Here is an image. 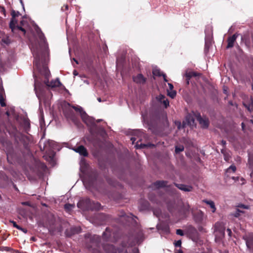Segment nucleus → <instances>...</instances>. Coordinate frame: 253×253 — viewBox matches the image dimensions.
Wrapping results in <instances>:
<instances>
[{
    "mask_svg": "<svg viewBox=\"0 0 253 253\" xmlns=\"http://www.w3.org/2000/svg\"><path fill=\"white\" fill-rule=\"evenodd\" d=\"M41 40H43V43L40 44V47H36L32 50L35 60L33 62L34 66L45 78L44 84L51 88L60 87L62 84L58 78L49 82L50 77V71L47 66V60L48 56V47L47 43L44 41L43 34L40 36Z\"/></svg>",
    "mask_w": 253,
    "mask_h": 253,
    "instance_id": "1",
    "label": "nucleus"
},
{
    "mask_svg": "<svg viewBox=\"0 0 253 253\" xmlns=\"http://www.w3.org/2000/svg\"><path fill=\"white\" fill-rule=\"evenodd\" d=\"M143 117L144 122L147 125L149 129L152 133H155L157 130L158 125L161 122V120L165 118L164 113L157 110H152L150 111L149 117Z\"/></svg>",
    "mask_w": 253,
    "mask_h": 253,
    "instance_id": "2",
    "label": "nucleus"
},
{
    "mask_svg": "<svg viewBox=\"0 0 253 253\" xmlns=\"http://www.w3.org/2000/svg\"><path fill=\"white\" fill-rule=\"evenodd\" d=\"M85 242L86 248L92 251L93 253H100L101 248L103 245L101 244L100 236L96 235H89L88 237L86 236Z\"/></svg>",
    "mask_w": 253,
    "mask_h": 253,
    "instance_id": "3",
    "label": "nucleus"
},
{
    "mask_svg": "<svg viewBox=\"0 0 253 253\" xmlns=\"http://www.w3.org/2000/svg\"><path fill=\"white\" fill-rule=\"evenodd\" d=\"M77 206L84 211H99L101 209V206L99 203L92 201L87 198L80 200Z\"/></svg>",
    "mask_w": 253,
    "mask_h": 253,
    "instance_id": "4",
    "label": "nucleus"
},
{
    "mask_svg": "<svg viewBox=\"0 0 253 253\" xmlns=\"http://www.w3.org/2000/svg\"><path fill=\"white\" fill-rule=\"evenodd\" d=\"M63 113L66 119L72 121L75 123L76 122V118L75 113L70 103H68L67 105H65L63 108Z\"/></svg>",
    "mask_w": 253,
    "mask_h": 253,
    "instance_id": "5",
    "label": "nucleus"
},
{
    "mask_svg": "<svg viewBox=\"0 0 253 253\" xmlns=\"http://www.w3.org/2000/svg\"><path fill=\"white\" fill-rule=\"evenodd\" d=\"M194 114L202 128H207L208 127L209 125L208 119L206 118H203L199 113H196Z\"/></svg>",
    "mask_w": 253,
    "mask_h": 253,
    "instance_id": "6",
    "label": "nucleus"
},
{
    "mask_svg": "<svg viewBox=\"0 0 253 253\" xmlns=\"http://www.w3.org/2000/svg\"><path fill=\"white\" fill-rule=\"evenodd\" d=\"M34 89L39 99H40L44 95V91L41 84L36 82L34 85Z\"/></svg>",
    "mask_w": 253,
    "mask_h": 253,
    "instance_id": "7",
    "label": "nucleus"
},
{
    "mask_svg": "<svg viewBox=\"0 0 253 253\" xmlns=\"http://www.w3.org/2000/svg\"><path fill=\"white\" fill-rule=\"evenodd\" d=\"M102 248L106 253H120L121 252V249L116 248L113 245H103Z\"/></svg>",
    "mask_w": 253,
    "mask_h": 253,
    "instance_id": "8",
    "label": "nucleus"
},
{
    "mask_svg": "<svg viewBox=\"0 0 253 253\" xmlns=\"http://www.w3.org/2000/svg\"><path fill=\"white\" fill-rule=\"evenodd\" d=\"M243 104L249 112L253 111V98L252 96L244 99Z\"/></svg>",
    "mask_w": 253,
    "mask_h": 253,
    "instance_id": "9",
    "label": "nucleus"
},
{
    "mask_svg": "<svg viewBox=\"0 0 253 253\" xmlns=\"http://www.w3.org/2000/svg\"><path fill=\"white\" fill-rule=\"evenodd\" d=\"M243 238L246 241L247 248L250 250H253V233H250Z\"/></svg>",
    "mask_w": 253,
    "mask_h": 253,
    "instance_id": "10",
    "label": "nucleus"
},
{
    "mask_svg": "<svg viewBox=\"0 0 253 253\" xmlns=\"http://www.w3.org/2000/svg\"><path fill=\"white\" fill-rule=\"evenodd\" d=\"M238 34L237 33H235L232 36H230L228 38L227 40V45L226 46V48H230L234 46V43L236 41V39L238 37Z\"/></svg>",
    "mask_w": 253,
    "mask_h": 253,
    "instance_id": "11",
    "label": "nucleus"
},
{
    "mask_svg": "<svg viewBox=\"0 0 253 253\" xmlns=\"http://www.w3.org/2000/svg\"><path fill=\"white\" fill-rule=\"evenodd\" d=\"M133 81L137 84H144L146 82V78L142 74H138L132 77Z\"/></svg>",
    "mask_w": 253,
    "mask_h": 253,
    "instance_id": "12",
    "label": "nucleus"
},
{
    "mask_svg": "<svg viewBox=\"0 0 253 253\" xmlns=\"http://www.w3.org/2000/svg\"><path fill=\"white\" fill-rule=\"evenodd\" d=\"M81 228L79 227H72L69 229L66 230L65 234L68 237H71L72 236L78 234L81 232Z\"/></svg>",
    "mask_w": 253,
    "mask_h": 253,
    "instance_id": "13",
    "label": "nucleus"
},
{
    "mask_svg": "<svg viewBox=\"0 0 253 253\" xmlns=\"http://www.w3.org/2000/svg\"><path fill=\"white\" fill-rule=\"evenodd\" d=\"M198 113V112H192L191 114H188L186 116V121L187 125L190 126H193L195 124V120L196 119L194 113Z\"/></svg>",
    "mask_w": 253,
    "mask_h": 253,
    "instance_id": "14",
    "label": "nucleus"
},
{
    "mask_svg": "<svg viewBox=\"0 0 253 253\" xmlns=\"http://www.w3.org/2000/svg\"><path fill=\"white\" fill-rule=\"evenodd\" d=\"M112 230L111 229L107 227L106 228L105 231L103 234V238L106 241H113L112 239Z\"/></svg>",
    "mask_w": 253,
    "mask_h": 253,
    "instance_id": "15",
    "label": "nucleus"
},
{
    "mask_svg": "<svg viewBox=\"0 0 253 253\" xmlns=\"http://www.w3.org/2000/svg\"><path fill=\"white\" fill-rule=\"evenodd\" d=\"M74 150L76 152L79 153L80 155L84 157H87L88 155V153L86 149L83 145L79 146L77 148L74 149Z\"/></svg>",
    "mask_w": 253,
    "mask_h": 253,
    "instance_id": "16",
    "label": "nucleus"
},
{
    "mask_svg": "<svg viewBox=\"0 0 253 253\" xmlns=\"http://www.w3.org/2000/svg\"><path fill=\"white\" fill-rule=\"evenodd\" d=\"M14 10H12L11 12L12 18L9 23V28L11 30H13L14 27L17 25L18 21L15 17Z\"/></svg>",
    "mask_w": 253,
    "mask_h": 253,
    "instance_id": "17",
    "label": "nucleus"
},
{
    "mask_svg": "<svg viewBox=\"0 0 253 253\" xmlns=\"http://www.w3.org/2000/svg\"><path fill=\"white\" fill-rule=\"evenodd\" d=\"M174 184L178 188L184 191L190 192L193 189L192 186L189 185L176 183H174Z\"/></svg>",
    "mask_w": 253,
    "mask_h": 253,
    "instance_id": "18",
    "label": "nucleus"
},
{
    "mask_svg": "<svg viewBox=\"0 0 253 253\" xmlns=\"http://www.w3.org/2000/svg\"><path fill=\"white\" fill-rule=\"evenodd\" d=\"M136 240V239L132 240L131 237H129L127 242H123L122 243V246L124 248L132 247L135 245Z\"/></svg>",
    "mask_w": 253,
    "mask_h": 253,
    "instance_id": "19",
    "label": "nucleus"
},
{
    "mask_svg": "<svg viewBox=\"0 0 253 253\" xmlns=\"http://www.w3.org/2000/svg\"><path fill=\"white\" fill-rule=\"evenodd\" d=\"M168 181L164 180H158L154 183V185L157 188L168 186Z\"/></svg>",
    "mask_w": 253,
    "mask_h": 253,
    "instance_id": "20",
    "label": "nucleus"
},
{
    "mask_svg": "<svg viewBox=\"0 0 253 253\" xmlns=\"http://www.w3.org/2000/svg\"><path fill=\"white\" fill-rule=\"evenodd\" d=\"M201 75L200 74L198 73L195 72L187 71L185 74V78H187L188 80H190L191 78L194 77L200 76Z\"/></svg>",
    "mask_w": 253,
    "mask_h": 253,
    "instance_id": "21",
    "label": "nucleus"
},
{
    "mask_svg": "<svg viewBox=\"0 0 253 253\" xmlns=\"http://www.w3.org/2000/svg\"><path fill=\"white\" fill-rule=\"evenodd\" d=\"M154 146L155 145L154 144H152L150 143L143 144V143H141L140 144H139L138 141H137L135 147H136V149H141V148L154 147Z\"/></svg>",
    "mask_w": 253,
    "mask_h": 253,
    "instance_id": "22",
    "label": "nucleus"
},
{
    "mask_svg": "<svg viewBox=\"0 0 253 253\" xmlns=\"http://www.w3.org/2000/svg\"><path fill=\"white\" fill-rule=\"evenodd\" d=\"M18 31H22L24 34L26 33V30L21 25H16L14 27L13 30H11L12 32L14 34H16Z\"/></svg>",
    "mask_w": 253,
    "mask_h": 253,
    "instance_id": "23",
    "label": "nucleus"
},
{
    "mask_svg": "<svg viewBox=\"0 0 253 253\" xmlns=\"http://www.w3.org/2000/svg\"><path fill=\"white\" fill-rule=\"evenodd\" d=\"M149 208V203L147 201H142L141 202V205L140 207V210H147Z\"/></svg>",
    "mask_w": 253,
    "mask_h": 253,
    "instance_id": "24",
    "label": "nucleus"
},
{
    "mask_svg": "<svg viewBox=\"0 0 253 253\" xmlns=\"http://www.w3.org/2000/svg\"><path fill=\"white\" fill-rule=\"evenodd\" d=\"M80 114L82 118V120L84 122L86 123L87 120H90V118H89V117L87 115V114L84 110H83L81 112H80Z\"/></svg>",
    "mask_w": 253,
    "mask_h": 253,
    "instance_id": "25",
    "label": "nucleus"
},
{
    "mask_svg": "<svg viewBox=\"0 0 253 253\" xmlns=\"http://www.w3.org/2000/svg\"><path fill=\"white\" fill-rule=\"evenodd\" d=\"M23 128L24 129V131L28 133V132L29 131L30 129V123L29 120H25L23 122Z\"/></svg>",
    "mask_w": 253,
    "mask_h": 253,
    "instance_id": "26",
    "label": "nucleus"
},
{
    "mask_svg": "<svg viewBox=\"0 0 253 253\" xmlns=\"http://www.w3.org/2000/svg\"><path fill=\"white\" fill-rule=\"evenodd\" d=\"M195 220L197 223H201L203 220L202 212L198 213L194 216Z\"/></svg>",
    "mask_w": 253,
    "mask_h": 253,
    "instance_id": "27",
    "label": "nucleus"
},
{
    "mask_svg": "<svg viewBox=\"0 0 253 253\" xmlns=\"http://www.w3.org/2000/svg\"><path fill=\"white\" fill-rule=\"evenodd\" d=\"M205 202L210 206L212 209V212H214L216 210V208L214 202L212 201L208 200L205 201Z\"/></svg>",
    "mask_w": 253,
    "mask_h": 253,
    "instance_id": "28",
    "label": "nucleus"
},
{
    "mask_svg": "<svg viewBox=\"0 0 253 253\" xmlns=\"http://www.w3.org/2000/svg\"><path fill=\"white\" fill-rule=\"evenodd\" d=\"M107 182L109 184L113 186H116L117 185V181L113 178L108 177L106 178Z\"/></svg>",
    "mask_w": 253,
    "mask_h": 253,
    "instance_id": "29",
    "label": "nucleus"
},
{
    "mask_svg": "<svg viewBox=\"0 0 253 253\" xmlns=\"http://www.w3.org/2000/svg\"><path fill=\"white\" fill-rule=\"evenodd\" d=\"M221 152L223 154L224 160L226 162H229L230 158V155L227 153L223 149L221 150Z\"/></svg>",
    "mask_w": 253,
    "mask_h": 253,
    "instance_id": "30",
    "label": "nucleus"
},
{
    "mask_svg": "<svg viewBox=\"0 0 253 253\" xmlns=\"http://www.w3.org/2000/svg\"><path fill=\"white\" fill-rule=\"evenodd\" d=\"M0 104L1 107H5L6 106L5 99L2 92L0 93Z\"/></svg>",
    "mask_w": 253,
    "mask_h": 253,
    "instance_id": "31",
    "label": "nucleus"
},
{
    "mask_svg": "<svg viewBox=\"0 0 253 253\" xmlns=\"http://www.w3.org/2000/svg\"><path fill=\"white\" fill-rule=\"evenodd\" d=\"M153 75L157 77H161L162 76L163 73H162L159 69H154L152 71Z\"/></svg>",
    "mask_w": 253,
    "mask_h": 253,
    "instance_id": "32",
    "label": "nucleus"
},
{
    "mask_svg": "<svg viewBox=\"0 0 253 253\" xmlns=\"http://www.w3.org/2000/svg\"><path fill=\"white\" fill-rule=\"evenodd\" d=\"M236 170V167L234 165H231L226 170V173L235 172Z\"/></svg>",
    "mask_w": 253,
    "mask_h": 253,
    "instance_id": "33",
    "label": "nucleus"
},
{
    "mask_svg": "<svg viewBox=\"0 0 253 253\" xmlns=\"http://www.w3.org/2000/svg\"><path fill=\"white\" fill-rule=\"evenodd\" d=\"M215 228L216 230H219L221 232H224V229L221 226L220 223L217 222L215 224Z\"/></svg>",
    "mask_w": 253,
    "mask_h": 253,
    "instance_id": "34",
    "label": "nucleus"
},
{
    "mask_svg": "<svg viewBox=\"0 0 253 253\" xmlns=\"http://www.w3.org/2000/svg\"><path fill=\"white\" fill-rule=\"evenodd\" d=\"M184 147L182 145L181 146H176L175 148V152L176 154H178L181 152H182L184 150Z\"/></svg>",
    "mask_w": 253,
    "mask_h": 253,
    "instance_id": "35",
    "label": "nucleus"
},
{
    "mask_svg": "<svg viewBox=\"0 0 253 253\" xmlns=\"http://www.w3.org/2000/svg\"><path fill=\"white\" fill-rule=\"evenodd\" d=\"M71 108L72 109H74L75 111H76L77 112H79V113L83 110V109L81 107L79 106H76L74 105H71Z\"/></svg>",
    "mask_w": 253,
    "mask_h": 253,
    "instance_id": "36",
    "label": "nucleus"
},
{
    "mask_svg": "<svg viewBox=\"0 0 253 253\" xmlns=\"http://www.w3.org/2000/svg\"><path fill=\"white\" fill-rule=\"evenodd\" d=\"M74 206L72 204H66L64 205V209L66 211H69L72 209L73 208H74Z\"/></svg>",
    "mask_w": 253,
    "mask_h": 253,
    "instance_id": "37",
    "label": "nucleus"
},
{
    "mask_svg": "<svg viewBox=\"0 0 253 253\" xmlns=\"http://www.w3.org/2000/svg\"><path fill=\"white\" fill-rule=\"evenodd\" d=\"M11 222L12 223L13 227H15L16 228L19 230L23 231V229L20 226L18 225L15 221H11Z\"/></svg>",
    "mask_w": 253,
    "mask_h": 253,
    "instance_id": "38",
    "label": "nucleus"
},
{
    "mask_svg": "<svg viewBox=\"0 0 253 253\" xmlns=\"http://www.w3.org/2000/svg\"><path fill=\"white\" fill-rule=\"evenodd\" d=\"M176 93L174 90H172L170 92L168 91V95L173 98L176 96Z\"/></svg>",
    "mask_w": 253,
    "mask_h": 253,
    "instance_id": "39",
    "label": "nucleus"
},
{
    "mask_svg": "<svg viewBox=\"0 0 253 253\" xmlns=\"http://www.w3.org/2000/svg\"><path fill=\"white\" fill-rule=\"evenodd\" d=\"M166 98V96L162 94L159 95L157 97L158 100L161 103H162L163 100H165Z\"/></svg>",
    "mask_w": 253,
    "mask_h": 253,
    "instance_id": "40",
    "label": "nucleus"
},
{
    "mask_svg": "<svg viewBox=\"0 0 253 253\" xmlns=\"http://www.w3.org/2000/svg\"><path fill=\"white\" fill-rule=\"evenodd\" d=\"M244 212L239 209H237L236 212L234 213V216L236 217H238L240 215L241 213H243Z\"/></svg>",
    "mask_w": 253,
    "mask_h": 253,
    "instance_id": "41",
    "label": "nucleus"
},
{
    "mask_svg": "<svg viewBox=\"0 0 253 253\" xmlns=\"http://www.w3.org/2000/svg\"><path fill=\"white\" fill-rule=\"evenodd\" d=\"M162 103L163 104L165 108H167L169 106V101L167 98H166L165 100H163Z\"/></svg>",
    "mask_w": 253,
    "mask_h": 253,
    "instance_id": "42",
    "label": "nucleus"
},
{
    "mask_svg": "<svg viewBox=\"0 0 253 253\" xmlns=\"http://www.w3.org/2000/svg\"><path fill=\"white\" fill-rule=\"evenodd\" d=\"M176 234L180 236H183L184 235V233L182 230L181 229H177L176 231Z\"/></svg>",
    "mask_w": 253,
    "mask_h": 253,
    "instance_id": "43",
    "label": "nucleus"
},
{
    "mask_svg": "<svg viewBox=\"0 0 253 253\" xmlns=\"http://www.w3.org/2000/svg\"><path fill=\"white\" fill-rule=\"evenodd\" d=\"M181 240H178L174 243V246L175 247H181Z\"/></svg>",
    "mask_w": 253,
    "mask_h": 253,
    "instance_id": "44",
    "label": "nucleus"
},
{
    "mask_svg": "<svg viewBox=\"0 0 253 253\" xmlns=\"http://www.w3.org/2000/svg\"><path fill=\"white\" fill-rule=\"evenodd\" d=\"M68 10V5L67 4L63 5L61 7V10L62 11H66Z\"/></svg>",
    "mask_w": 253,
    "mask_h": 253,
    "instance_id": "45",
    "label": "nucleus"
},
{
    "mask_svg": "<svg viewBox=\"0 0 253 253\" xmlns=\"http://www.w3.org/2000/svg\"><path fill=\"white\" fill-rule=\"evenodd\" d=\"M162 76H163V79H164V81L165 82H168V80L167 79V76H166V75L165 74L163 73Z\"/></svg>",
    "mask_w": 253,
    "mask_h": 253,
    "instance_id": "46",
    "label": "nucleus"
},
{
    "mask_svg": "<svg viewBox=\"0 0 253 253\" xmlns=\"http://www.w3.org/2000/svg\"><path fill=\"white\" fill-rule=\"evenodd\" d=\"M14 15H15V17H18L19 15H20V13L19 11H16L14 10Z\"/></svg>",
    "mask_w": 253,
    "mask_h": 253,
    "instance_id": "47",
    "label": "nucleus"
},
{
    "mask_svg": "<svg viewBox=\"0 0 253 253\" xmlns=\"http://www.w3.org/2000/svg\"><path fill=\"white\" fill-rule=\"evenodd\" d=\"M133 253H139V250L138 248H135L132 250Z\"/></svg>",
    "mask_w": 253,
    "mask_h": 253,
    "instance_id": "48",
    "label": "nucleus"
},
{
    "mask_svg": "<svg viewBox=\"0 0 253 253\" xmlns=\"http://www.w3.org/2000/svg\"><path fill=\"white\" fill-rule=\"evenodd\" d=\"M168 85L170 90H172L173 88V85L171 83H168Z\"/></svg>",
    "mask_w": 253,
    "mask_h": 253,
    "instance_id": "49",
    "label": "nucleus"
},
{
    "mask_svg": "<svg viewBox=\"0 0 253 253\" xmlns=\"http://www.w3.org/2000/svg\"><path fill=\"white\" fill-rule=\"evenodd\" d=\"M239 207L246 209H248L249 208L248 206H245L244 205H241L240 206H239Z\"/></svg>",
    "mask_w": 253,
    "mask_h": 253,
    "instance_id": "50",
    "label": "nucleus"
},
{
    "mask_svg": "<svg viewBox=\"0 0 253 253\" xmlns=\"http://www.w3.org/2000/svg\"><path fill=\"white\" fill-rule=\"evenodd\" d=\"M226 141L224 140H222L221 141V144L222 145V146L223 147H225V145H226Z\"/></svg>",
    "mask_w": 253,
    "mask_h": 253,
    "instance_id": "51",
    "label": "nucleus"
},
{
    "mask_svg": "<svg viewBox=\"0 0 253 253\" xmlns=\"http://www.w3.org/2000/svg\"><path fill=\"white\" fill-rule=\"evenodd\" d=\"M227 231L228 232V234L229 235V236H231V234H232V231H231V230L229 228H228L227 229Z\"/></svg>",
    "mask_w": 253,
    "mask_h": 253,
    "instance_id": "52",
    "label": "nucleus"
},
{
    "mask_svg": "<svg viewBox=\"0 0 253 253\" xmlns=\"http://www.w3.org/2000/svg\"><path fill=\"white\" fill-rule=\"evenodd\" d=\"M174 253H183V251L181 249L176 250Z\"/></svg>",
    "mask_w": 253,
    "mask_h": 253,
    "instance_id": "53",
    "label": "nucleus"
},
{
    "mask_svg": "<svg viewBox=\"0 0 253 253\" xmlns=\"http://www.w3.org/2000/svg\"><path fill=\"white\" fill-rule=\"evenodd\" d=\"M26 23V21L24 20H21L20 22V25L23 26L24 25V24Z\"/></svg>",
    "mask_w": 253,
    "mask_h": 253,
    "instance_id": "54",
    "label": "nucleus"
},
{
    "mask_svg": "<svg viewBox=\"0 0 253 253\" xmlns=\"http://www.w3.org/2000/svg\"><path fill=\"white\" fill-rule=\"evenodd\" d=\"M22 205H25V206H28L29 204L28 202H25L22 203Z\"/></svg>",
    "mask_w": 253,
    "mask_h": 253,
    "instance_id": "55",
    "label": "nucleus"
},
{
    "mask_svg": "<svg viewBox=\"0 0 253 253\" xmlns=\"http://www.w3.org/2000/svg\"><path fill=\"white\" fill-rule=\"evenodd\" d=\"M189 81L190 80H188L187 78H186V83L187 85L189 84Z\"/></svg>",
    "mask_w": 253,
    "mask_h": 253,
    "instance_id": "56",
    "label": "nucleus"
},
{
    "mask_svg": "<svg viewBox=\"0 0 253 253\" xmlns=\"http://www.w3.org/2000/svg\"><path fill=\"white\" fill-rule=\"evenodd\" d=\"M131 140L132 141V143H134V141H135V138L134 137H132L131 138Z\"/></svg>",
    "mask_w": 253,
    "mask_h": 253,
    "instance_id": "57",
    "label": "nucleus"
},
{
    "mask_svg": "<svg viewBox=\"0 0 253 253\" xmlns=\"http://www.w3.org/2000/svg\"><path fill=\"white\" fill-rule=\"evenodd\" d=\"M209 48V47L208 46V44L207 42L205 43V49H207V50Z\"/></svg>",
    "mask_w": 253,
    "mask_h": 253,
    "instance_id": "58",
    "label": "nucleus"
},
{
    "mask_svg": "<svg viewBox=\"0 0 253 253\" xmlns=\"http://www.w3.org/2000/svg\"><path fill=\"white\" fill-rule=\"evenodd\" d=\"M241 125H242V127L243 129H244V127H245V124H244V123H242Z\"/></svg>",
    "mask_w": 253,
    "mask_h": 253,
    "instance_id": "59",
    "label": "nucleus"
},
{
    "mask_svg": "<svg viewBox=\"0 0 253 253\" xmlns=\"http://www.w3.org/2000/svg\"><path fill=\"white\" fill-rule=\"evenodd\" d=\"M252 90H253V76L252 78Z\"/></svg>",
    "mask_w": 253,
    "mask_h": 253,
    "instance_id": "60",
    "label": "nucleus"
},
{
    "mask_svg": "<svg viewBox=\"0 0 253 253\" xmlns=\"http://www.w3.org/2000/svg\"><path fill=\"white\" fill-rule=\"evenodd\" d=\"M5 114L8 116H9L10 115V113H9V112L8 111L6 112Z\"/></svg>",
    "mask_w": 253,
    "mask_h": 253,
    "instance_id": "61",
    "label": "nucleus"
},
{
    "mask_svg": "<svg viewBox=\"0 0 253 253\" xmlns=\"http://www.w3.org/2000/svg\"><path fill=\"white\" fill-rule=\"evenodd\" d=\"M2 11L3 12V13L5 14V10L4 8H2Z\"/></svg>",
    "mask_w": 253,
    "mask_h": 253,
    "instance_id": "62",
    "label": "nucleus"
},
{
    "mask_svg": "<svg viewBox=\"0 0 253 253\" xmlns=\"http://www.w3.org/2000/svg\"><path fill=\"white\" fill-rule=\"evenodd\" d=\"M250 122H251V123H252L253 124V116H252V119H251L250 120Z\"/></svg>",
    "mask_w": 253,
    "mask_h": 253,
    "instance_id": "63",
    "label": "nucleus"
},
{
    "mask_svg": "<svg viewBox=\"0 0 253 253\" xmlns=\"http://www.w3.org/2000/svg\"><path fill=\"white\" fill-rule=\"evenodd\" d=\"M20 0V3H21V4H22V5H24V4H23V2L22 0Z\"/></svg>",
    "mask_w": 253,
    "mask_h": 253,
    "instance_id": "64",
    "label": "nucleus"
}]
</instances>
